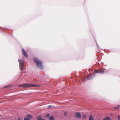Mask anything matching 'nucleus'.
<instances>
[{
	"instance_id": "f03ea898",
	"label": "nucleus",
	"mask_w": 120,
	"mask_h": 120,
	"mask_svg": "<svg viewBox=\"0 0 120 120\" xmlns=\"http://www.w3.org/2000/svg\"><path fill=\"white\" fill-rule=\"evenodd\" d=\"M18 61L19 63L20 69L21 71H22L24 67L23 62L21 59L19 60Z\"/></svg>"
},
{
	"instance_id": "f257e3e1",
	"label": "nucleus",
	"mask_w": 120,
	"mask_h": 120,
	"mask_svg": "<svg viewBox=\"0 0 120 120\" xmlns=\"http://www.w3.org/2000/svg\"><path fill=\"white\" fill-rule=\"evenodd\" d=\"M33 60L34 61L36 64L37 67L41 69L42 68L43 65L41 61L38 60L36 58H34Z\"/></svg>"
},
{
	"instance_id": "0eeeda50",
	"label": "nucleus",
	"mask_w": 120,
	"mask_h": 120,
	"mask_svg": "<svg viewBox=\"0 0 120 120\" xmlns=\"http://www.w3.org/2000/svg\"><path fill=\"white\" fill-rule=\"evenodd\" d=\"M31 87H39V85L36 84H30Z\"/></svg>"
},
{
	"instance_id": "20e7f679",
	"label": "nucleus",
	"mask_w": 120,
	"mask_h": 120,
	"mask_svg": "<svg viewBox=\"0 0 120 120\" xmlns=\"http://www.w3.org/2000/svg\"><path fill=\"white\" fill-rule=\"evenodd\" d=\"M104 70L103 69H101L98 70H96L94 71V72L96 73H98L100 74H102L104 73Z\"/></svg>"
},
{
	"instance_id": "412c9836",
	"label": "nucleus",
	"mask_w": 120,
	"mask_h": 120,
	"mask_svg": "<svg viewBox=\"0 0 120 120\" xmlns=\"http://www.w3.org/2000/svg\"><path fill=\"white\" fill-rule=\"evenodd\" d=\"M18 120H20L21 119L20 118H18Z\"/></svg>"
},
{
	"instance_id": "f8f14e48",
	"label": "nucleus",
	"mask_w": 120,
	"mask_h": 120,
	"mask_svg": "<svg viewBox=\"0 0 120 120\" xmlns=\"http://www.w3.org/2000/svg\"><path fill=\"white\" fill-rule=\"evenodd\" d=\"M89 77V76H87L86 77L85 79V81H86L88 80H89L88 79V78Z\"/></svg>"
},
{
	"instance_id": "ddd939ff",
	"label": "nucleus",
	"mask_w": 120,
	"mask_h": 120,
	"mask_svg": "<svg viewBox=\"0 0 120 120\" xmlns=\"http://www.w3.org/2000/svg\"><path fill=\"white\" fill-rule=\"evenodd\" d=\"M27 117L30 118H31L32 116H31L30 115H27Z\"/></svg>"
},
{
	"instance_id": "dca6fc26",
	"label": "nucleus",
	"mask_w": 120,
	"mask_h": 120,
	"mask_svg": "<svg viewBox=\"0 0 120 120\" xmlns=\"http://www.w3.org/2000/svg\"><path fill=\"white\" fill-rule=\"evenodd\" d=\"M24 120H30V119L27 118H25L24 119Z\"/></svg>"
},
{
	"instance_id": "2eb2a0df",
	"label": "nucleus",
	"mask_w": 120,
	"mask_h": 120,
	"mask_svg": "<svg viewBox=\"0 0 120 120\" xmlns=\"http://www.w3.org/2000/svg\"><path fill=\"white\" fill-rule=\"evenodd\" d=\"M119 105H118V106H117V107H115L114 108L115 109H118L119 108Z\"/></svg>"
},
{
	"instance_id": "4468645a",
	"label": "nucleus",
	"mask_w": 120,
	"mask_h": 120,
	"mask_svg": "<svg viewBox=\"0 0 120 120\" xmlns=\"http://www.w3.org/2000/svg\"><path fill=\"white\" fill-rule=\"evenodd\" d=\"M82 118L84 119H86V116L85 115H84L83 116Z\"/></svg>"
},
{
	"instance_id": "1a4fd4ad",
	"label": "nucleus",
	"mask_w": 120,
	"mask_h": 120,
	"mask_svg": "<svg viewBox=\"0 0 120 120\" xmlns=\"http://www.w3.org/2000/svg\"><path fill=\"white\" fill-rule=\"evenodd\" d=\"M37 119L38 120H44V119L42 118L41 116H39L38 117H37Z\"/></svg>"
},
{
	"instance_id": "f3484780",
	"label": "nucleus",
	"mask_w": 120,
	"mask_h": 120,
	"mask_svg": "<svg viewBox=\"0 0 120 120\" xmlns=\"http://www.w3.org/2000/svg\"><path fill=\"white\" fill-rule=\"evenodd\" d=\"M118 118L119 120H120V115H119L118 116Z\"/></svg>"
},
{
	"instance_id": "a211bd4d",
	"label": "nucleus",
	"mask_w": 120,
	"mask_h": 120,
	"mask_svg": "<svg viewBox=\"0 0 120 120\" xmlns=\"http://www.w3.org/2000/svg\"><path fill=\"white\" fill-rule=\"evenodd\" d=\"M52 106L51 105H49L48 106V108H50L52 107Z\"/></svg>"
},
{
	"instance_id": "6ab92c4d",
	"label": "nucleus",
	"mask_w": 120,
	"mask_h": 120,
	"mask_svg": "<svg viewBox=\"0 0 120 120\" xmlns=\"http://www.w3.org/2000/svg\"><path fill=\"white\" fill-rule=\"evenodd\" d=\"M64 115L65 116H66L67 115V113L66 112H65L64 114Z\"/></svg>"
},
{
	"instance_id": "aec40b11",
	"label": "nucleus",
	"mask_w": 120,
	"mask_h": 120,
	"mask_svg": "<svg viewBox=\"0 0 120 120\" xmlns=\"http://www.w3.org/2000/svg\"><path fill=\"white\" fill-rule=\"evenodd\" d=\"M49 114H47V115H46V116L47 117H49Z\"/></svg>"
},
{
	"instance_id": "9d476101",
	"label": "nucleus",
	"mask_w": 120,
	"mask_h": 120,
	"mask_svg": "<svg viewBox=\"0 0 120 120\" xmlns=\"http://www.w3.org/2000/svg\"><path fill=\"white\" fill-rule=\"evenodd\" d=\"M89 120H94L93 118V117L92 115L90 116L89 117Z\"/></svg>"
},
{
	"instance_id": "4be33fe9",
	"label": "nucleus",
	"mask_w": 120,
	"mask_h": 120,
	"mask_svg": "<svg viewBox=\"0 0 120 120\" xmlns=\"http://www.w3.org/2000/svg\"><path fill=\"white\" fill-rule=\"evenodd\" d=\"M8 86H6V87H8Z\"/></svg>"
},
{
	"instance_id": "423d86ee",
	"label": "nucleus",
	"mask_w": 120,
	"mask_h": 120,
	"mask_svg": "<svg viewBox=\"0 0 120 120\" xmlns=\"http://www.w3.org/2000/svg\"><path fill=\"white\" fill-rule=\"evenodd\" d=\"M75 117L77 118H80L81 117V115L79 112H76L75 113Z\"/></svg>"
},
{
	"instance_id": "6e6552de",
	"label": "nucleus",
	"mask_w": 120,
	"mask_h": 120,
	"mask_svg": "<svg viewBox=\"0 0 120 120\" xmlns=\"http://www.w3.org/2000/svg\"><path fill=\"white\" fill-rule=\"evenodd\" d=\"M104 120H112L111 118L109 117H106L105 118L103 119Z\"/></svg>"
},
{
	"instance_id": "39448f33",
	"label": "nucleus",
	"mask_w": 120,
	"mask_h": 120,
	"mask_svg": "<svg viewBox=\"0 0 120 120\" xmlns=\"http://www.w3.org/2000/svg\"><path fill=\"white\" fill-rule=\"evenodd\" d=\"M22 52H23V54L24 56L26 58H27L28 57V55L26 52L25 51V50L23 49H22Z\"/></svg>"
},
{
	"instance_id": "9b49d317",
	"label": "nucleus",
	"mask_w": 120,
	"mask_h": 120,
	"mask_svg": "<svg viewBox=\"0 0 120 120\" xmlns=\"http://www.w3.org/2000/svg\"><path fill=\"white\" fill-rule=\"evenodd\" d=\"M49 119L50 120H54V118L53 116H51L49 118Z\"/></svg>"
},
{
	"instance_id": "7ed1b4c3",
	"label": "nucleus",
	"mask_w": 120,
	"mask_h": 120,
	"mask_svg": "<svg viewBox=\"0 0 120 120\" xmlns=\"http://www.w3.org/2000/svg\"><path fill=\"white\" fill-rule=\"evenodd\" d=\"M19 86H23L24 88H28L31 87L30 84L26 83L23 85H20Z\"/></svg>"
}]
</instances>
